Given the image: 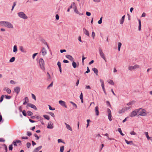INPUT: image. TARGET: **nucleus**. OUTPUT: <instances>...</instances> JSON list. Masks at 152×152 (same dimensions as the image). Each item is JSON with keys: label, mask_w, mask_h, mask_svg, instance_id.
Returning <instances> with one entry per match:
<instances>
[{"label": "nucleus", "mask_w": 152, "mask_h": 152, "mask_svg": "<svg viewBox=\"0 0 152 152\" xmlns=\"http://www.w3.org/2000/svg\"><path fill=\"white\" fill-rule=\"evenodd\" d=\"M39 65L40 68L42 70H45V62L42 58H40L39 59Z\"/></svg>", "instance_id": "f257e3e1"}, {"label": "nucleus", "mask_w": 152, "mask_h": 152, "mask_svg": "<svg viewBox=\"0 0 152 152\" xmlns=\"http://www.w3.org/2000/svg\"><path fill=\"white\" fill-rule=\"evenodd\" d=\"M18 16L20 18L24 19H26L28 18L27 16L23 12H20L18 13Z\"/></svg>", "instance_id": "f03ea898"}, {"label": "nucleus", "mask_w": 152, "mask_h": 152, "mask_svg": "<svg viewBox=\"0 0 152 152\" xmlns=\"http://www.w3.org/2000/svg\"><path fill=\"white\" fill-rule=\"evenodd\" d=\"M99 51L100 55L101 58H102L104 61L106 62V57L105 56V54L103 52L102 50L100 48H99Z\"/></svg>", "instance_id": "7ed1b4c3"}, {"label": "nucleus", "mask_w": 152, "mask_h": 152, "mask_svg": "<svg viewBox=\"0 0 152 152\" xmlns=\"http://www.w3.org/2000/svg\"><path fill=\"white\" fill-rule=\"evenodd\" d=\"M140 67V66L137 64H136L133 66H129L128 67L129 70L132 71L133 70L136 69Z\"/></svg>", "instance_id": "20e7f679"}, {"label": "nucleus", "mask_w": 152, "mask_h": 152, "mask_svg": "<svg viewBox=\"0 0 152 152\" xmlns=\"http://www.w3.org/2000/svg\"><path fill=\"white\" fill-rule=\"evenodd\" d=\"M5 27L9 28H13V26L12 25L10 22L6 21Z\"/></svg>", "instance_id": "39448f33"}, {"label": "nucleus", "mask_w": 152, "mask_h": 152, "mask_svg": "<svg viewBox=\"0 0 152 152\" xmlns=\"http://www.w3.org/2000/svg\"><path fill=\"white\" fill-rule=\"evenodd\" d=\"M26 107L27 108H28V107H31V108L34 109L36 110H37V108L36 106L34 105L31 103H28Z\"/></svg>", "instance_id": "423d86ee"}, {"label": "nucleus", "mask_w": 152, "mask_h": 152, "mask_svg": "<svg viewBox=\"0 0 152 152\" xmlns=\"http://www.w3.org/2000/svg\"><path fill=\"white\" fill-rule=\"evenodd\" d=\"M138 111V110H135L132 111L130 114V116L131 117H133L136 116L137 115Z\"/></svg>", "instance_id": "0eeeda50"}, {"label": "nucleus", "mask_w": 152, "mask_h": 152, "mask_svg": "<svg viewBox=\"0 0 152 152\" xmlns=\"http://www.w3.org/2000/svg\"><path fill=\"white\" fill-rule=\"evenodd\" d=\"M73 9H74V11L77 14H79V15H82L81 14H80L79 12L78 11L77 9L76 8V6L75 5V4L74 2H73Z\"/></svg>", "instance_id": "6e6552de"}, {"label": "nucleus", "mask_w": 152, "mask_h": 152, "mask_svg": "<svg viewBox=\"0 0 152 152\" xmlns=\"http://www.w3.org/2000/svg\"><path fill=\"white\" fill-rule=\"evenodd\" d=\"M62 106H64L65 108L67 107V106L66 105V102L62 100H60L58 102Z\"/></svg>", "instance_id": "1a4fd4ad"}, {"label": "nucleus", "mask_w": 152, "mask_h": 152, "mask_svg": "<svg viewBox=\"0 0 152 152\" xmlns=\"http://www.w3.org/2000/svg\"><path fill=\"white\" fill-rule=\"evenodd\" d=\"M17 143H19V145H20L21 143L20 140H16L15 141H14L12 142V144L15 146H17Z\"/></svg>", "instance_id": "9d476101"}, {"label": "nucleus", "mask_w": 152, "mask_h": 152, "mask_svg": "<svg viewBox=\"0 0 152 152\" xmlns=\"http://www.w3.org/2000/svg\"><path fill=\"white\" fill-rule=\"evenodd\" d=\"M47 127L48 129H53V123L51 121L49 122L48 124Z\"/></svg>", "instance_id": "9b49d317"}, {"label": "nucleus", "mask_w": 152, "mask_h": 152, "mask_svg": "<svg viewBox=\"0 0 152 152\" xmlns=\"http://www.w3.org/2000/svg\"><path fill=\"white\" fill-rule=\"evenodd\" d=\"M41 51L42 52V55L43 56H45L47 54V50L44 48H42Z\"/></svg>", "instance_id": "f8f14e48"}, {"label": "nucleus", "mask_w": 152, "mask_h": 152, "mask_svg": "<svg viewBox=\"0 0 152 152\" xmlns=\"http://www.w3.org/2000/svg\"><path fill=\"white\" fill-rule=\"evenodd\" d=\"M66 57L69 60H70L72 61H73L74 60V58L72 57L69 55H66Z\"/></svg>", "instance_id": "ddd939ff"}, {"label": "nucleus", "mask_w": 152, "mask_h": 152, "mask_svg": "<svg viewBox=\"0 0 152 152\" xmlns=\"http://www.w3.org/2000/svg\"><path fill=\"white\" fill-rule=\"evenodd\" d=\"M14 89L15 91L18 94L20 91V88L18 87H16L14 88Z\"/></svg>", "instance_id": "4468645a"}, {"label": "nucleus", "mask_w": 152, "mask_h": 152, "mask_svg": "<svg viewBox=\"0 0 152 152\" xmlns=\"http://www.w3.org/2000/svg\"><path fill=\"white\" fill-rule=\"evenodd\" d=\"M83 31L84 33L87 35L88 36H89V32L88 31H87L86 28H84L83 29Z\"/></svg>", "instance_id": "2eb2a0df"}, {"label": "nucleus", "mask_w": 152, "mask_h": 152, "mask_svg": "<svg viewBox=\"0 0 152 152\" xmlns=\"http://www.w3.org/2000/svg\"><path fill=\"white\" fill-rule=\"evenodd\" d=\"M42 148V146H40L36 148L34 150L33 152H38Z\"/></svg>", "instance_id": "dca6fc26"}, {"label": "nucleus", "mask_w": 152, "mask_h": 152, "mask_svg": "<svg viewBox=\"0 0 152 152\" xmlns=\"http://www.w3.org/2000/svg\"><path fill=\"white\" fill-rule=\"evenodd\" d=\"M95 112L96 115H99V107L98 106H96L95 107Z\"/></svg>", "instance_id": "f3484780"}, {"label": "nucleus", "mask_w": 152, "mask_h": 152, "mask_svg": "<svg viewBox=\"0 0 152 152\" xmlns=\"http://www.w3.org/2000/svg\"><path fill=\"white\" fill-rule=\"evenodd\" d=\"M146 115V113L145 111H142L140 112V113L139 115L142 116H145Z\"/></svg>", "instance_id": "a211bd4d"}, {"label": "nucleus", "mask_w": 152, "mask_h": 152, "mask_svg": "<svg viewBox=\"0 0 152 152\" xmlns=\"http://www.w3.org/2000/svg\"><path fill=\"white\" fill-rule=\"evenodd\" d=\"M65 124L66 125V128L71 131H72V129L69 124H67L66 123H65Z\"/></svg>", "instance_id": "6ab92c4d"}, {"label": "nucleus", "mask_w": 152, "mask_h": 152, "mask_svg": "<svg viewBox=\"0 0 152 152\" xmlns=\"http://www.w3.org/2000/svg\"><path fill=\"white\" fill-rule=\"evenodd\" d=\"M92 70L96 74V75H98V70L96 68H94L92 69Z\"/></svg>", "instance_id": "aec40b11"}, {"label": "nucleus", "mask_w": 152, "mask_h": 152, "mask_svg": "<svg viewBox=\"0 0 152 152\" xmlns=\"http://www.w3.org/2000/svg\"><path fill=\"white\" fill-rule=\"evenodd\" d=\"M125 17V15H124L122 17V18H121V21H120V24H122L124 23V20Z\"/></svg>", "instance_id": "412c9836"}, {"label": "nucleus", "mask_w": 152, "mask_h": 152, "mask_svg": "<svg viewBox=\"0 0 152 152\" xmlns=\"http://www.w3.org/2000/svg\"><path fill=\"white\" fill-rule=\"evenodd\" d=\"M139 21V31L141 30V22L140 20H138Z\"/></svg>", "instance_id": "4be33fe9"}, {"label": "nucleus", "mask_w": 152, "mask_h": 152, "mask_svg": "<svg viewBox=\"0 0 152 152\" xmlns=\"http://www.w3.org/2000/svg\"><path fill=\"white\" fill-rule=\"evenodd\" d=\"M6 21H2L0 22V25L5 26Z\"/></svg>", "instance_id": "5701e85b"}, {"label": "nucleus", "mask_w": 152, "mask_h": 152, "mask_svg": "<svg viewBox=\"0 0 152 152\" xmlns=\"http://www.w3.org/2000/svg\"><path fill=\"white\" fill-rule=\"evenodd\" d=\"M18 50L17 46L16 45H15L13 47V51L14 52H16Z\"/></svg>", "instance_id": "b1692460"}, {"label": "nucleus", "mask_w": 152, "mask_h": 152, "mask_svg": "<svg viewBox=\"0 0 152 152\" xmlns=\"http://www.w3.org/2000/svg\"><path fill=\"white\" fill-rule=\"evenodd\" d=\"M5 90H6L8 94H10L11 92V91L10 89L9 88H5L4 89Z\"/></svg>", "instance_id": "393cba45"}, {"label": "nucleus", "mask_w": 152, "mask_h": 152, "mask_svg": "<svg viewBox=\"0 0 152 152\" xmlns=\"http://www.w3.org/2000/svg\"><path fill=\"white\" fill-rule=\"evenodd\" d=\"M125 111V109H124V108H123L121 110H119L118 112L120 114L121 113H123Z\"/></svg>", "instance_id": "a878e982"}, {"label": "nucleus", "mask_w": 152, "mask_h": 152, "mask_svg": "<svg viewBox=\"0 0 152 152\" xmlns=\"http://www.w3.org/2000/svg\"><path fill=\"white\" fill-rule=\"evenodd\" d=\"M145 134L146 135V136L148 140H149L150 138V137H149L148 134V132H145Z\"/></svg>", "instance_id": "bb28decb"}, {"label": "nucleus", "mask_w": 152, "mask_h": 152, "mask_svg": "<svg viewBox=\"0 0 152 152\" xmlns=\"http://www.w3.org/2000/svg\"><path fill=\"white\" fill-rule=\"evenodd\" d=\"M72 65L73 67L74 68H75L76 67L77 64L74 61H73Z\"/></svg>", "instance_id": "cd10ccee"}, {"label": "nucleus", "mask_w": 152, "mask_h": 152, "mask_svg": "<svg viewBox=\"0 0 152 152\" xmlns=\"http://www.w3.org/2000/svg\"><path fill=\"white\" fill-rule=\"evenodd\" d=\"M118 132L120 133V134L121 135H122V136L124 135V134L122 133L121 129V128H118Z\"/></svg>", "instance_id": "c85d7f7f"}, {"label": "nucleus", "mask_w": 152, "mask_h": 152, "mask_svg": "<svg viewBox=\"0 0 152 152\" xmlns=\"http://www.w3.org/2000/svg\"><path fill=\"white\" fill-rule=\"evenodd\" d=\"M15 59V58L14 57H12L10 60V62H14Z\"/></svg>", "instance_id": "c756f323"}, {"label": "nucleus", "mask_w": 152, "mask_h": 152, "mask_svg": "<svg viewBox=\"0 0 152 152\" xmlns=\"http://www.w3.org/2000/svg\"><path fill=\"white\" fill-rule=\"evenodd\" d=\"M125 141L126 142V143L127 144H131V143H132V141H128L127 140H125Z\"/></svg>", "instance_id": "7c9ffc66"}, {"label": "nucleus", "mask_w": 152, "mask_h": 152, "mask_svg": "<svg viewBox=\"0 0 152 152\" xmlns=\"http://www.w3.org/2000/svg\"><path fill=\"white\" fill-rule=\"evenodd\" d=\"M64 150V146H62L60 147V152H63Z\"/></svg>", "instance_id": "2f4dec72"}, {"label": "nucleus", "mask_w": 152, "mask_h": 152, "mask_svg": "<svg viewBox=\"0 0 152 152\" xmlns=\"http://www.w3.org/2000/svg\"><path fill=\"white\" fill-rule=\"evenodd\" d=\"M108 118L110 121H111L112 120V119L111 118L112 115L111 114H109L108 115Z\"/></svg>", "instance_id": "473e14b6"}, {"label": "nucleus", "mask_w": 152, "mask_h": 152, "mask_svg": "<svg viewBox=\"0 0 152 152\" xmlns=\"http://www.w3.org/2000/svg\"><path fill=\"white\" fill-rule=\"evenodd\" d=\"M28 115L29 116L32 115H33V113L30 111H27Z\"/></svg>", "instance_id": "72a5a7b5"}, {"label": "nucleus", "mask_w": 152, "mask_h": 152, "mask_svg": "<svg viewBox=\"0 0 152 152\" xmlns=\"http://www.w3.org/2000/svg\"><path fill=\"white\" fill-rule=\"evenodd\" d=\"M122 45L121 43L118 42V50L119 51L120 50L121 47Z\"/></svg>", "instance_id": "f704fd0d"}, {"label": "nucleus", "mask_w": 152, "mask_h": 152, "mask_svg": "<svg viewBox=\"0 0 152 152\" xmlns=\"http://www.w3.org/2000/svg\"><path fill=\"white\" fill-rule=\"evenodd\" d=\"M43 117L46 119L48 120H49L50 119V118L49 116L47 115H43Z\"/></svg>", "instance_id": "c9c22d12"}, {"label": "nucleus", "mask_w": 152, "mask_h": 152, "mask_svg": "<svg viewBox=\"0 0 152 152\" xmlns=\"http://www.w3.org/2000/svg\"><path fill=\"white\" fill-rule=\"evenodd\" d=\"M70 102L75 107L77 108V105L74 103L73 102H72V101H70Z\"/></svg>", "instance_id": "e433bc0d"}, {"label": "nucleus", "mask_w": 152, "mask_h": 152, "mask_svg": "<svg viewBox=\"0 0 152 152\" xmlns=\"http://www.w3.org/2000/svg\"><path fill=\"white\" fill-rule=\"evenodd\" d=\"M4 97L7 99H10L11 98V97L10 96L4 95Z\"/></svg>", "instance_id": "4c0bfd02"}, {"label": "nucleus", "mask_w": 152, "mask_h": 152, "mask_svg": "<svg viewBox=\"0 0 152 152\" xmlns=\"http://www.w3.org/2000/svg\"><path fill=\"white\" fill-rule=\"evenodd\" d=\"M19 49L22 52H24V50L23 48V46H20L19 47Z\"/></svg>", "instance_id": "58836bf2"}, {"label": "nucleus", "mask_w": 152, "mask_h": 152, "mask_svg": "<svg viewBox=\"0 0 152 152\" xmlns=\"http://www.w3.org/2000/svg\"><path fill=\"white\" fill-rule=\"evenodd\" d=\"M57 65L58 66L59 68H61V62H60L59 61H58L57 63Z\"/></svg>", "instance_id": "ea45409f"}, {"label": "nucleus", "mask_w": 152, "mask_h": 152, "mask_svg": "<svg viewBox=\"0 0 152 152\" xmlns=\"http://www.w3.org/2000/svg\"><path fill=\"white\" fill-rule=\"evenodd\" d=\"M108 83L111 84L112 85H114V83L113 81L112 80H110V81L108 82Z\"/></svg>", "instance_id": "a19ab883"}, {"label": "nucleus", "mask_w": 152, "mask_h": 152, "mask_svg": "<svg viewBox=\"0 0 152 152\" xmlns=\"http://www.w3.org/2000/svg\"><path fill=\"white\" fill-rule=\"evenodd\" d=\"M134 103V102H133V101L130 102L129 103H127L126 104V105H132L133 104V103Z\"/></svg>", "instance_id": "79ce46f5"}, {"label": "nucleus", "mask_w": 152, "mask_h": 152, "mask_svg": "<svg viewBox=\"0 0 152 152\" xmlns=\"http://www.w3.org/2000/svg\"><path fill=\"white\" fill-rule=\"evenodd\" d=\"M9 148L10 150L12 151V145H10L9 146Z\"/></svg>", "instance_id": "37998d69"}, {"label": "nucleus", "mask_w": 152, "mask_h": 152, "mask_svg": "<svg viewBox=\"0 0 152 152\" xmlns=\"http://www.w3.org/2000/svg\"><path fill=\"white\" fill-rule=\"evenodd\" d=\"M102 17H101L100 18V19L98 21V23L99 24H100L102 23Z\"/></svg>", "instance_id": "c03bdc74"}, {"label": "nucleus", "mask_w": 152, "mask_h": 152, "mask_svg": "<svg viewBox=\"0 0 152 152\" xmlns=\"http://www.w3.org/2000/svg\"><path fill=\"white\" fill-rule=\"evenodd\" d=\"M4 97V95H2L0 98V102H1L3 100Z\"/></svg>", "instance_id": "a18cd8bd"}, {"label": "nucleus", "mask_w": 152, "mask_h": 152, "mask_svg": "<svg viewBox=\"0 0 152 152\" xmlns=\"http://www.w3.org/2000/svg\"><path fill=\"white\" fill-rule=\"evenodd\" d=\"M22 113H23V115L25 116H26V111L25 110H23V111H22Z\"/></svg>", "instance_id": "49530a36"}, {"label": "nucleus", "mask_w": 152, "mask_h": 152, "mask_svg": "<svg viewBox=\"0 0 152 152\" xmlns=\"http://www.w3.org/2000/svg\"><path fill=\"white\" fill-rule=\"evenodd\" d=\"M26 145L27 146V147L28 148H30V146L31 145V144L30 142H27L26 144Z\"/></svg>", "instance_id": "de8ad7c7"}, {"label": "nucleus", "mask_w": 152, "mask_h": 152, "mask_svg": "<svg viewBox=\"0 0 152 152\" xmlns=\"http://www.w3.org/2000/svg\"><path fill=\"white\" fill-rule=\"evenodd\" d=\"M31 96H32V98H33V99H34L35 100H36V96H35V95L32 94H31Z\"/></svg>", "instance_id": "09e8293b"}, {"label": "nucleus", "mask_w": 152, "mask_h": 152, "mask_svg": "<svg viewBox=\"0 0 152 152\" xmlns=\"http://www.w3.org/2000/svg\"><path fill=\"white\" fill-rule=\"evenodd\" d=\"M124 109H125V111L129 110L131 108V107H124Z\"/></svg>", "instance_id": "8fccbe9b"}, {"label": "nucleus", "mask_w": 152, "mask_h": 152, "mask_svg": "<svg viewBox=\"0 0 152 152\" xmlns=\"http://www.w3.org/2000/svg\"><path fill=\"white\" fill-rule=\"evenodd\" d=\"M130 134L132 135H135L136 134V133H135V132H134V131H132L130 132Z\"/></svg>", "instance_id": "3c124183"}, {"label": "nucleus", "mask_w": 152, "mask_h": 152, "mask_svg": "<svg viewBox=\"0 0 152 152\" xmlns=\"http://www.w3.org/2000/svg\"><path fill=\"white\" fill-rule=\"evenodd\" d=\"M49 114L53 117H54L55 115H54V114L52 113V112H50L49 113Z\"/></svg>", "instance_id": "603ef678"}, {"label": "nucleus", "mask_w": 152, "mask_h": 152, "mask_svg": "<svg viewBox=\"0 0 152 152\" xmlns=\"http://www.w3.org/2000/svg\"><path fill=\"white\" fill-rule=\"evenodd\" d=\"M58 143L62 142L64 144L65 143L64 142L62 141L60 139H58Z\"/></svg>", "instance_id": "864d4df0"}, {"label": "nucleus", "mask_w": 152, "mask_h": 152, "mask_svg": "<svg viewBox=\"0 0 152 152\" xmlns=\"http://www.w3.org/2000/svg\"><path fill=\"white\" fill-rule=\"evenodd\" d=\"M16 2H14V3H13V6L12 7V9L11 10H13L14 8V7L16 5Z\"/></svg>", "instance_id": "5fc2aeb1"}, {"label": "nucleus", "mask_w": 152, "mask_h": 152, "mask_svg": "<svg viewBox=\"0 0 152 152\" xmlns=\"http://www.w3.org/2000/svg\"><path fill=\"white\" fill-rule=\"evenodd\" d=\"M34 136L36 137V140H37L39 139V137L37 134H35Z\"/></svg>", "instance_id": "6e6d98bb"}, {"label": "nucleus", "mask_w": 152, "mask_h": 152, "mask_svg": "<svg viewBox=\"0 0 152 152\" xmlns=\"http://www.w3.org/2000/svg\"><path fill=\"white\" fill-rule=\"evenodd\" d=\"M48 106L49 107V109L50 110H55L54 108H52L50 105H49Z\"/></svg>", "instance_id": "4d7b16f0"}, {"label": "nucleus", "mask_w": 152, "mask_h": 152, "mask_svg": "<svg viewBox=\"0 0 152 152\" xmlns=\"http://www.w3.org/2000/svg\"><path fill=\"white\" fill-rule=\"evenodd\" d=\"M27 134L29 136H30L31 135V133L30 132H27Z\"/></svg>", "instance_id": "13d9d810"}, {"label": "nucleus", "mask_w": 152, "mask_h": 152, "mask_svg": "<svg viewBox=\"0 0 152 152\" xmlns=\"http://www.w3.org/2000/svg\"><path fill=\"white\" fill-rule=\"evenodd\" d=\"M86 15L88 16H90L91 15V13L90 12H87L86 13Z\"/></svg>", "instance_id": "bf43d9fd"}, {"label": "nucleus", "mask_w": 152, "mask_h": 152, "mask_svg": "<svg viewBox=\"0 0 152 152\" xmlns=\"http://www.w3.org/2000/svg\"><path fill=\"white\" fill-rule=\"evenodd\" d=\"M53 85V82H52L50 85L48 87L47 89L49 88L50 87H52Z\"/></svg>", "instance_id": "052dcab7"}, {"label": "nucleus", "mask_w": 152, "mask_h": 152, "mask_svg": "<svg viewBox=\"0 0 152 152\" xmlns=\"http://www.w3.org/2000/svg\"><path fill=\"white\" fill-rule=\"evenodd\" d=\"M37 53H34L33 55L32 58L33 59H34L35 58V56L37 55Z\"/></svg>", "instance_id": "680f3d73"}, {"label": "nucleus", "mask_w": 152, "mask_h": 152, "mask_svg": "<svg viewBox=\"0 0 152 152\" xmlns=\"http://www.w3.org/2000/svg\"><path fill=\"white\" fill-rule=\"evenodd\" d=\"M25 101H26V102H27V103L29 101H28V97H26L25 98Z\"/></svg>", "instance_id": "e2e57ef3"}, {"label": "nucleus", "mask_w": 152, "mask_h": 152, "mask_svg": "<svg viewBox=\"0 0 152 152\" xmlns=\"http://www.w3.org/2000/svg\"><path fill=\"white\" fill-rule=\"evenodd\" d=\"M5 141V140L2 138H0V142H4Z\"/></svg>", "instance_id": "0e129e2a"}, {"label": "nucleus", "mask_w": 152, "mask_h": 152, "mask_svg": "<svg viewBox=\"0 0 152 152\" xmlns=\"http://www.w3.org/2000/svg\"><path fill=\"white\" fill-rule=\"evenodd\" d=\"M107 111L108 113V114H111V110L110 109H107Z\"/></svg>", "instance_id": "69168bd1"}, {"label": "nucleus", "mask_w": 152, "mask_h": 152, "mask_svg": "<svg viewBox=\"0 0 152 152\" xmlns=\"http://www.w3.org/2000/svg\"><path fill=\"white\" fill-rule=\"evenodd\" d=\"M90 70L88 67H87V70L86 71V72L85 73H88L90 72Z\"/></svg>", "instance_id": "338daca9"}, {"label": "nucleus", "mask_w": 152, "mask_h": 152, "mask_svg": "<svg viewBox=\"0 0 152 152\" xmlns=\"http://www.w3.org/2000/svg\"><path fill=\"white\" fill-rule=\"evenodd\" d=\"M56 18L57 20H58L59 19V17L58 15L57 14L56 15Z\"/></svg>", "instance_id": "774afa93"}]
</instances>
